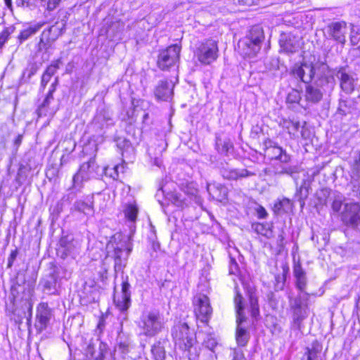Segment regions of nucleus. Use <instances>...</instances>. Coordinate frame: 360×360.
Instances as JSON below:
<instances>
[{"label": "nucleus", "mask_w": 360, "mask_h": 360, "mask_svg": "<svg viewBox=\"0 0 360 360\" xmlns=\"http://www.w3.org/2000/svg\"><path fill=\"white\" fill-rule=\"evenodd\" d=\"M263 146L264 155L266 158L271 160H278L282 164L274 167L276 174L292 176L293 174L297 172L296 166L288 165L291 160L290 155L277 143L266 139L263 143Z\"/></svg>", "instance_id": "obj_1"}, {"label": "nucleus", "mask_w": 360, "mask_h": 360, "mask_svg": "<svg viewBox=\"0 0 360 360\" xmlns=\"http://www.w3.org/2000/svg\"><path fill=\"white\" fill-rule=\"evenodd\" d=\"M322 350V345L318 340H314L310 347L306 348L301 360H316L318 354Z\"/></svg>", "instance_id": "obj_28"}, {"label": "nucleus", "mask_w": 360, "mask_h": 360, "mask_svg": "<svg viewBox=\"0 0 360 360\" xmlns=\"http://www.w3.org/2000/svg\"><path fill=\"white\" fill-rule=\"evenodd\" d=\"M357 105L358 102L355 98L341 97L339 100L337 114L345 116L347 114L352 113L357 109Z\"/></svg>", "instance_id": "obj_23"}, {"label": "nucleus", "mask_w": 360, "mask_h": 360, "mask_svg": "<svg viewBox=\"0 0 360 360\" xmlns=\"http://www.w3.org/2000/svg\"><path fill=\"white\" fill-rule=\"evenodd\" d=\"M315 68L312 63L304 62L295 64L290 72L295 78L300 79L302 82L308 84H310L315 76Z\"/></svg>", "instance_id": "obj_13"}, {"label": "nucleus", "mask_w": 360, "mask_h": 360, "mask_svg": "<svg viewBox=\"0 0 360 360\" xmlns=\"http://www.w3.org/2000/svg\"><path fill=\"white\" fill-rule=\"evenodd\" d=\"M323 96V92L321 89L311 83L306 85L304 96L307 102L316 104L322 100Z\"/></svg>", "instance_id": "obj_25"}, {"label": "nucleus", "mask_w": 360, "mask_h": 360, "mask_svg": "<svg viewBox=\"0 0 360 360\" xmlns=\"http://www.w3.org/2000/svg\"><path fill=\"white\" fill-rule=\"evenodd\" d=\"M257 213L258 217L260 219H265L268 215L267 212L266 211L264 207H263L262 206H259L257 209Z\"/></svg>", "instance_id": "obj_57"}, {"label": "nucleus", "mask_w": 360, "mask_h": 360, "mask_svg": "<svg viewBox=\"0 0 360 360\" xmlns=\"http://www.w3.org/2000/svg\"><path fill=\"white\" fill-rule=\"evenodd\" d=\"M71 211L81 212L86 216H92L94 214L93 195L86 196L84 199L75 201Z\"/></svg>", "instance_id": "obj_21"}, {"label": "nucleus", "mask_w": 360, "mask_h": 360, "mask_svg": "<svg viewBox=\"0 0 360 360\" xmlns=\"http://www.w3.org/2000/svg\"><path fill=\"white\" fill-rule=\"evenodd\" d=\"M75 195L73 193H70L63 198V200L70 202L74 198Z\"/></svg>", "instance_id": "obj_63"}, {"label": "nucleus", "mask_w": 360, "mask_h": 360, "mask_svg": "<svg viewBox=\"0 0 360 360\" xmlns=\"http://www.w3.org/2000/svg\"><path fill=\"white\" fill-rule=\"evenodd\" d=\"M222 176L224 178L229 180H238V169H224L222 172Z\"/></svg>", "instance_id": "obj_45"}, {"label": "nucleus", "mask_w": 360, "mask_h": 360, "mask_svg": "<svg viewBox=\"0 0 360 360\" xmlns=\"http://www.w3.org/2000/svg\"><path fill=\"white\" fill-rule=\"evenodd\" d=\"M309 192L307 187L304 186H301L297 190L295 195V198L297 201L299 202L301 209L305 205V200L308 197Z\"/></svg>", "instance_id": "obj_37"}, {"label": "nucleus", "mask_w": 360, "mask_h": 360, "mask_svg": "<svg viewBox=\"0 0 360 360\" xmlns=\"http://www.w3.org/2000/svg\"><path fill=\"white\" fill-rule=\"evenodd\" d=\"M327 33L335 41L345 44L346 42L347 23L345 21L333 22L327 26Z\"/></svg>", "instance_id": "obj_18"}, {"label": "nucleus", "mask_w": 360, "mask_h": 360, "mask_svg": "<svg viewBox=\"0 0 360 360\" xmlns=\"http://www.w3.org/2000/svg\"><path fill=\"white\" fill-rule=\"evenodd\" d=\"M283 127L288 129L290 134H292L293 137H295L297 132L300 128V123L299 121L284 120Z\"/></svg>", "instance_id": "obj_36"}, {"label": "nucleus", "mask_w": 360, "mask_h": 360, "mask_svg": "<svg viewBox=\"0 0 360 360\" xmlns=\"http://www.w3.org/2000/svg\"><path fill=\"white\" fill-rule=\"evenodd\" d=\"M151 353L155 360H165V350L160 342L155 343L151 348Z\"/></svg>", "instance_id": "obj_35"}, {"label": "nucleus", "mask_w": 360, "mask_h": 360, "mask_svg": "<svg viewBox=\"0 0 360 360\" xmlns=\"http://www.w3.org/2000/svg\"><path fill=\"white\" fill-rule=\"evenodd\" d=\"M42 25H37L34 27H29L27 29L22 30L18 36V40L19 44H22L23 41L28 39L32 35L37 33L41 28Z\"/></svg>", "instance_id": "obj_32"}, {"label": "nucleus", "mask_w": 360, "mask_h": 360, "mask_svg": "<svg viewBox=\"0 0 360 360\" xmlns=\"http://www.w3.org/2000/svg\"><path fill=\"white\" fill-rule=\"evenodd\" d=\"M53 100V90H49L43 103L39 106L37 113L39 117L46 115L51 102Z\"/></svg>", "instance_id": "obj_33"}, {"label": "nucleus", "mask_w": 360, "mask_h": 360, "mask_svg": "<svg viewBox=\"0 0 360 360\" xmlns=\"http://www.w3.org/2000/svg\"><path fill=\"white\" fill-rule=\"evenodd\" d=\"M115 141L117 148L121 150L122 155L124 153L132 149L130 141L124 137H117L115 139Z\"/></svg>", "instance_id": "obj_39"}, {"label": "nucleus", "mask_w": 360, "mask_h": 360, "mask_svg": "<svg viewBox=\"0 0 360 360\" xmlns=\"http://www.w3.org/2000/svg\"><path fill=\"white\" fill-rule=\"evenodd\" d=\"M218 52L217 41L212 39H208L199 44L195 55L201 63L210 65L218 58Z\"/></svg>", "instance_id": "obj_6"}, {"label": "nucleus", "mask_w": 360, "mask_h": 360, "mask_svg": "<svg viewBox=\"0 0 360 360\" xmlns=\"http://www.w3.org/2000/svg\"><path fill=\"white\" fill-rule=\"evenodd\" d=\"M121 238L120 234L114 235L106 246L107 255L105 259H110L114 261L115 277L117 272L126 266L127 258L131 251V247Z\"/></svg>", "instance_id": "obj_2"}, {"label": "nucleus", "mask_w": 360, "mask_h": 360, "mask_svg": "<svg viewBox=\"0 0 360 360\" xmlns=\"http://www.w3.org/2000/svg\"><path fill=\"white\" fill-rule=\"evenodd\" d=\"M293 275L295 278V286L300 291L301 294L305 292L307 285V278L305 271L300 262L295 264L293 266Z\"/></svg>", "instance_id": "obj_22"}, {"label": "nucleus", "mask_w": 360, "mask_h": 360, "mask_svg": "<svg viewBox=\"0 0 360 360\" xmlns=\"http://www.w3.org/2000/svg\"><path fill=\"white\" fill-rule=\"evenodd\" d=\"M52 315V310L49 307L48 303L41 302L37 306L35 323L37 331L41 332L47 328Z\"/></svg>", "instance_id": "obj_14"}, {"label": "nucleus", "mask_w": 360, "mask_h": 360, "mask_svg": "<svg viewBox=\"0 0 360 360\" xmlns=\"http://www.w3.org/2000/svg\"><path fill=\"white\" fill-rule=\"evenodd\" d=\"M129 345L130 342L128 340L120 342V343L118 344V349L122 353H127L129 352Z\"/></svg>", "instance_id": "obj_54"}, {"label": "nucleus", "mask_w": 360, "mask_h": 360, "mask_svg": "<svg viewBox=\"0 0 360 360\" xmlns=\"http://www.w3.org/2000/svg\"><path fill=\"white\" fill-rule=\"evenodd\" d=\"M23 309H25L22 314L19 316L18 321L21 322L23 318H25L27 322L31 321L32 315V304L30 301H26L23 304Z\"/></svg>", "instance_id": "obj_40"}, {"label": "nucleus", "mask_w": 360, "mask_h": 360, "mask_svg": "<svg viewBox=\"0 0 360 360\" xmlns=\"http://www.w3.org/2000/svg\"><path fill=\"white\" fill-rule=\"evenodd\" d=\"M41 283L43 286V290L49 295H56L57 293V277L53 274H51L44 278Z\"/></svg>", "instance_id": "obj_27"}, {"label": "nucleus", "mask_w": 360, "mask_h": 360, "mask_svg": "<svg viewBox=\"0 0 360 360\" xmlns=\"http://www.w3.org/2000/svg\"><path fill=\"white\" fill-rule=\"evenodd\" d=\"M244 356L242 352H234L232 360H243Z\"/></svg>", "instance_id": "obj_60"}, {"label": "nucleus", "mask_w": 360, "mask_h": 360, "mask_svg": "<svg viewBox=\"0 0 360 360\" xmlns=\"http://www.w3.org/2000/svg\"><path fill=\"white\" fill-rule=\"evenodd\" d=\"M301 101V92L295 89H292L286 97L287 103H299Z\"/></svg>", "instance_id": "obj_41"}, {"label": "nucleus", "mask_w": 360, "mask_h": 360, "mask_svg": "<svg viewBox=\"0 0 360 360\" xmlns=\"http://www.w3.org/2000/svg\"><path fill=\"white\" fill-rule=\"evenodd\" d=\"M264 39L262 28L258 25L252 27L250 33L238 43L240 54L249 58L255 57L260 51Z\"/></svg>", "instance_id": "obj_3"}, {"label": "nucleus", "mask_w": 360, "mask_h": 360, "mask_svg": "<svg viewBox=\"0 0 360 360\" xmlns=\"http://www.w3.org/2000/svg\"><path fill=\"white\" fill-rule=\"evenodd\" d=\"M207 189L210 195H211L213 198L219 202H222L227 198V188L224 186H222L221 184H208Z\"/></svg>", "instance_id": "obj_26"}, {"label": "nucleus", "mask_w": 360, "mask_h": 360, "mask_svg": "<svg viewBox=\"0 0 360 360\" xmlns=\"http://www.w3.org/2000/svg\"><path fill=\"white\" fill-rule=\"evenodd\" d=\"M340 219L346 226L360 231V205L357 202L345 203L340 213Z\"/></svg>", "instance_id": "obj_9"}, {"label": "nucleus", "mask_w": 360, "mask_h": 360, "mask_svg": "<svg viewBox=\"0 0 360 360\" xmlns=\"http://www.w3.org/2000/svg\"><path fill=\"white\" fill-rule=\"evenodd\" d=\"M181 49V46L174 44L160 51L157 61L158 68L162 70H168L174 66L179 60Z\"/></svg>", "instance_id": "obj_10"}, {"label": "nucleus", "mask_w": 360, "mask_h": 360, "mask_svg": "<svg viewBox=\"0 0 360 360\" xmlns=\"http://www.w3.org/2000/svg\"><path fill=\"white\" fill-rule=\"evenodd\" d=\"M337 77L340 79L341 89L346 94H350L354 90V79L345 72L343 68L339 70Z\"/></svg>", "instance_id": "obj_24"}, {"label": "nucleus", "mask_w": 360, "mask_h": 360, "mask_svg": "<svg viewBox=\"0 0 360 360\" xmlns=\"http://www.w3.org/2000/svg\"><path fill=\"white\" fill-rule=\"evenodd\" d=\"M218 146V151L221 154H228L230 149L232 148L233 145L230 141H224L221 143H217Z\"/></svg>", "instance_id": "obj_46"}, {"label": "nucleus", "mask_w": 360, "mask_h": 360, "mask_svg": "<svg viewBox=\"0 0 360 360\" xmlns=\"http://www.w3.org/2000/svg\"><path fill=\"white\" fill-rule=\"evenodd\" d=\"M164 326L163 319L158 310L145 311L142 313L139 327L142 334L148 337H154Z\"/></svg>", "instance_id": "obj_4"}, {"label": "nucleus", "mask_w": 360, "mask_h": 360, "mask_svg": "<svg viewBox=\"0 0 360 360\" xmlns=\"http://www.w3.org/2000/svg\"><path fill=\"white\" fill-rule=\"evenodd\" d=\"M50 79H51V77H49L48 75H45L44 73L42 75L41 81V87L43 89L45 88L46 84L49 83Z\"/></svg>", "instance_id": "obj_58"}, {"label": "nucleus", "mask_w": 360, "mask_h": 360, "mask_svg": "<svg viewBox=\"0 0 360 360\" xmlns=\"http://www.w3.org/2000/svg\"><path fill=\"white\" fill-rule=\"evenodd\" d=\"M249 303H250V311L251 316L257 319L259 316V307L258 304V299L257 296L253 293L249 294Z\"/></svg>", "instance_id": "obj_34"}, {"label": "nucleus", "mask_w": 360, "mask_h": 360, "mask_svg": "<svg viewBox=\"0 0 360 360\" xmlns=\"http://www.w3.org/2000/svg\"><path fill=\"white\" fill-rule=\"evenodd\" d=\"M344 198L342 196L338 195H336L332 202L331 208L334 213H339L340 214L342 206L343 204Z\"/></svg>", "instance_id": "obj_43"}, {"label": "nucleus", "mask_w": 360, "mask_h": 360, "mask_svg": "<svg viewBox=\"0 0 360 360\" xmlns=\"http://www.w3.org/2000/svg\"><path fill=\"white\" fill-rule=\"evenodd\" d=\"M360 32H359V30H354V26L352 25V29H351V33H350V36H349V38H350V42L352 44V45L354 46V45H356L359 41H360V38L358 37L359 35Z\"/></svg>", "instance_id": "obj_49"}, {"label": "nucleus", "mask_w": 360, "mask_h": 360, "mask_svg": "<svg viewBox=\"0 0 360 360\" xmlns=\"http://www.w3.org/2000/svg\"><path fill=\"white\" fill-rule=\"evenodd\" d=\"M13 31V28H6L0 34V49L3 47L8 40L9 35Z\"/></svg>", "instance_id": "obj_47"}, {"label": "nucleus", "mask_w": 360, "mask_h": 360, "mask_svg": "<svg viewBox=\"0 0 360 360\" xmlns=\"http://www.w3.org/2000/svg\"><path fill=\"white\" fill-rule=\"evenodd\" d=\"M58 68V63L56 65H51L49 66L45 72H44L45 75H48L49 77H51L56 72V70Z\"/></svg>", "instance_id": "obj_55"}, {"label": "nucleus", "mask_w": 360, "mask_h": 360, "mask_svg": "<svg viewBox=\"0 0 360 360\" xmlns=\"http://www.w3.org/2000/svg\"><path fill=\"white\" fill-rule=\"evenodd\" d=\"M97 165L94 158H91L88 162H84L79 167L77 174L73 176L74 184H80L83 181H88L94 176Z\"/></svg>", "instance_id": "obj_15"}, {"label": "nucleus", "mask_w": 360, "mask_h": 360, "mask_svg": "<svg viewBox=\"0 0 360 360\" xmlns=\"http://www.w3.org/2000/svg\"><path fill=\"white\" fill-rule=\"evenodd\" d=\"M281 51L287 54L297 52L300 49V42L297 37L290 34H282L279 39Z\"/></svg>", "instance_id": "obj_20"}, {"label": "nucleus", "mask_w": 360, "mask_h": 360, "mask_svg": "<svg viewBox=\"0 0 360 360\" xmlns=\"http://www.w3.org/2000/svg\"><path fill=\"white\" fill-rule=\"evenodd\" d=\"M122 212L126 219L131 222H135L139 214V208L135 202L124 205Z\"/></svg>", "instance_id": "obj_29"}, {"label": "nucleus", "mask_w": 360, "mask_h": 360, "mask_svg": "<svg viewBox=\"0 0 360 360\" xmlns=\"http://www.w3.org/2000/svg\"><path fill=\"white\" fill-rule=\"evenodd\" d=\"M293 207V202L291 200L283 198L281 200H278L274 206V210L275 212H280L281 211L287 212L291 210Z\"/></svg>", "instance_id": "obj_31"}, {"label": "nucleus", "mask_w": 360, "mask_h": 360, "mask_svg": "<svg viewBox=\"0 0 360 360\" xmlns=\"http://www.w3.org/2000/svg\"><path fill=\"white\" fill-rule=\"evenodd\" d=\"M124 168V165H115L112 167H110L109 166L104 168V174L105 176H109L113 180H118L119 179V169H123Z\"/></svg>", "instance_id": "obj_38"}, {"label": "nucleus", "mask_w": 360, "mask_h": 360, "mask_svg": "<svg viewBox=\"0 0 360 360\" xmlns=\"http://www.w3.org/2000/svg\"><path fill=\"white\" fill-rule=\"evenodd\" d=\"M193 304L197 320L207 325L213 312L209 297L204 294H198L193 297Z\"/></svg>", "instance_id": "obj_7"}, {"label": "nucleus", "mask_w": 360, "mask_h": 360, "mask_svg": "<svg viewBox=\"0 0 360 360\" xmlns=\"http://www.w3.org/2000/svg\"><path fill=\"white\" fill-rule=\"evenodd\" d=\"M321 72L317 75L314 85L322 90L323 92L330 91L335 86V79L328 70V68L325 65L320 66Z\"/></svg>", "instance_id": "obj_17"}, {"label": "nucleus", "mask_w": 360, "mask_h": 360, "mask_svg": "<svg viewBox=\"0 0 360 360\" xmlns=\"http://www.w3.org/2000/svg\"><path fill=\"white\" fill-rule=\"evenodd\" d=\"M40 5L48 11H53L59 5L60 0H39Z\"/></svg>", "instance_id": "obj_44"}, {"label": "nucleus", "mask_w": 360, "mask_h": 360, "mask_svg": "<svg viewBox=\"0 0 360 360\" xmlns=\"http://www.w3.org/2000/svg\"><path fill=\"white\" fill-rule=\"evenodd\" d=\"M104 327H105V320L103 319H100L97 325V328L100 331H102V330L103 329Z\"/></svg>", "instance_id": "obj_61"}, {"label": "nucleus", "mask_w": 360, "mask_h": 360, "mask_svg": "<svg viewBox=\"0 0 360 360\" xmlns=\"http://www.w3.org/2000/svg\"><path fill=\"white\" fill-rule=\"evenodd\" d=\"M356 56H360V46L353 49Z\"/></svg>", "instance_id": "obj_64"}, {"label": "nucleus", "mask_w": 360, "mask_h": 360, "mask_svg": "<svg viewBox=\"0 0 360 360\" xmlns=\"http://www.w3.org/2000/svg\"><path fill=\"white\" fill-rule=\"evenodd\" d=\"M122 295L117 297L115 296L114 302L119 310L126 311L131 305L130 284L127 276L125 278L122 276Z\"/></svg>", "instance_id": "obj_16"}, {"label": "nucleus", "mask_w": 360, "mask_h": 360, "mask_svg": "<svg viewBox=\"0 0 360 360\" xmlns=\"http://www.w3.org/2000/svg\"><path fill=\"white\" fill-rule=\"evenodd\" d=\"M306 123H304V125L302 127V129L300 131L301 136L303 139L307 140L309 139L311 137V131L309 129L305 127Z\"/></svg>", "instance_id": "obj_56"}, {"label": "nucleus", "mask_w": 360, "mask_h": 360, "mask_svg": "<svg viewBox=\"0 0 360 360\" xmlns=\"http://www.w3.org/2000/svg\"><path fill=\"white\" fill-rule=\"evenodd\" d=\"M39 68L37 64H32L30 68L27 69L24 72V75L27 72V78L30 79L34 75H35Z\"/></svg>", "instance_id": "obj_53"}, {"label": "nucleus", "mask_w": 360, "mask_h": 360, "mask_svg": "<svg viewBox=\"0 0 360 360\" xmlns=\"http://www.w3.org/2000/svg\"><path fill=\"white\" fill-rule=\"evenodd\" d=\"M65 20L57 21L48 30H44L38 44L39 50H47L62 34L65 28Z\"/></svg>", "instance_id": "obj_12"}, {"label": "nucleus", "mask_w": 360, "mask_h": 360, "mask_svg": "<svg viewBox=\"0 0 360 360\" xmlns=\"http://www.w3.org/2000/svg\"><path fill=\"white\" fill-rule=\"evenodd\" d=\"M289 269L288 266H283L282 275L278 274L275 276L276 287L280 290H282L284 287V284L286 280V276L288 273Z\"/></svg>", "instance_id": "obj_42"}, {"label": "nucleus", "mask_w": 360, "mask_h": 360, "mask_svg": "<svg viewBox=\"0 0 360 360\" xmlns=\"http://www.w3.org/2000/svg\"><path fill=\"white\" fill-rule=\"evenodd\" d=\"M252 229L257 234H260L267 238H271L274 236L272 225L268 223H253L252 224Z\"/></svg>", "instance_id": "obj_30"}, {"label": "nucleus", "mask_w": 360, "mask_h": 360, "mask_svg": "<svg viewBox=\"0 0 360 360\" xmlns=\"http://www.w3.org/2000/svg\"><path fill=\"white\" fill-rule=\"evenodd\" d=\"M256 174L257 172L255 171H252L244 168L238 169V179L256 176Z\"/></svg>", "instance_id": "obj_48"}, {"label": "nucleus", "mask_w": 360, "mask_h": 360, "mask_svg": "<svg viewBox=\"0 0 360 360\" xmlns=\"http://www.w3.org/2000/svg\"><path fill=\"white\" fill-rule=\"evenodd\" d=\"M108 120H110V118L109 117H106L104 113H103L102 112H100L98 114L96 115V116L95 117L94 120V124H100L103 121H108Z\"/></svg>", "instance_id": "obj_52"}, {"label": "nucleus", "mask_w": 360, "mask_h": 360, "mask_svg": "<svg viewBox=\"0 0 360 360\" xmlns=\"http://www.w3.org/2000/svg\"><path fill=\"white\" fill-rule=\"evenodd\" d=\"M172 335L176 345L183 350H189L195 342L194 334L186 323H180L174 327Z\"/></svg>", "instance_id": "obj_8"}, {"label": "nucleus", "mask_w": 360, "mask_h": 360, "mask_svg": "<svg viewBox=\"0 0 360 360\" xmlns=\"http://www.w3.org/2000/svg\"><path fill=\"white\" fill-rule=\"evenodd\" d=\"M22 134H18V136L14 140V146L16 148V150L18 148V147L20 146L22 141Z\"/></svg>", "instance_id": "obj_59"}, {"label": "nucleus", "mask_w": 360, "mask_h": 360, "mask_svg": "<svg viewBox=\"0 0 360 360\" xmlns=\"http://www.w3.org/2000/svg\"><path fill=\"white\" fill-rule=\"evenodd\" d=\"M308 295V293H300L290 301V306L292 311L293 325L297 328H300L302 321L307 316Z\"/></svg>", "instance_id": "obj_11"}, {"label": "nucleus", "mask_w": 360, "mask_h": 360, "mask_svg": "<svg viewBox=\"0 0 360 360\" xmlns=\"http://www.w3.org/2000/svg\"><path fill=\"white\" fill-rule=\"evenodd\" d=\"M174 84L167 80H161L154 89V95L157 100L169 101L173 96Z\"/></svg>", "instance_id": "obj_19"}, {"label": "nucleus", "mask_w": 360, "mask_h": 360, "mask_svg": "<svg viewBox=\"0 0 360 360\" xmlns=\"http://www.w3.org/2000/svg\"><path fill=\"white\" fill-rule=\"evenodd\" d=\"M18 255V251L17 249H15L11 252L10 255L8 258L7 267L8 269H11L13 266L14 261L15 260Z\"/></svg>", "instance_id": "obj_51"}, {"label": "nucleus", "mask_w": 360, "mask_h": 360, "mask_svg": "<svg viewBox=\"0 0 360 360\" xmlns=\"http://www.w3.org/2000/svg\"><path fill=\"white\" fill-rule=\"evenodd\" d=\"M216 345V342L213 339H210L207 342V347L212 349Z\"/></svg>", "instance_id": "obj_62"}, {"label": "nucleus", "mask_w": 360, "mask_h": 360, "mask_svg": "<svg viewBox=\"0 0 360 360\" xmlns=\"http://www.w3.org/2000/svg\"><path fill=\"white\" fill-rule=\"evenodd\" d=\"M239 271L238 265L234 258L231 257L229 262V274L236 275Z\"/></svg>", "instance_id": "obj_50"}, {"label": "nucleus", "mask_w": 360, "mask_h": 360, "mask_svg": "<svg viewBox=\"0 0 360 360\" xmlns=\"http://www.w3.org/2000/svg\"><path fill=\"white\" fill-rule=\"evenodd\" d=\"M234 304L236 312V340L238 346L245 347L249 340L250 334L247 328L243 326L244 322L246 321V316L244 314V304L243 297L240 293L236 292L234 297Z\"/></svg>", "instance_id": "obj_5"}]
</instances>
